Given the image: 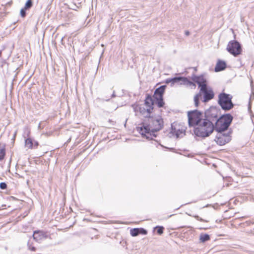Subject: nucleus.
I'll return each mask as SVG.
<instances>
[{"mask_svg":"<svg viewBox=\"0 0 254 254\" xmlns=\"http://www.w3.org/2000/svg\"><path fill=\"white\" fill-rule=\"evenodd\" d=\"M164 126L163 119L161 116H149L136 127L137 131L142 137L152 139L155 137L154 133L161 129Z\"/></svg>","mask_w":254,"mask_h":254,"instance_id":"1","label":"nucleus"},{"mask_svg":"<svg viewBox=\"0 0 254 254\" xmlns=\"http://www.w3.org/2000/svg\"><path fill=\"white\" fill-rule=\"evenodd\" d=\"M192 79L193 81L198 85L200 88L199 93L196 94L194 97V101L196 106H198L200 94L203 95V102H206L214 98L215 93L212 88L207 85V82L206 78L203 75L194 76Z\"/></svg>","mask_w":254,"mask_h":254,"instance_id":"2","label":"nucleus"},{"mask_svg":"<svg viewBox=\"0 0 254 254\" xmlns=\"http://www.w3.org/2000/svg\"><path fill=\"white\" fill-rule=\"evenodd\" d=\"M214 126L211 122L204 119L194 129V134L199 137L208 136L214 130Z\"/></svg>","mask_w":254,"mask_h":254,"instance_id":"3","label":"nucleus"},{"mask_svg":"<svg viewBox=\"0 0 254 254\" xmlns=\"http://www.w3.org/2000/svg\"><path fill=\"white\" fill-rule=\"evenodd\" d=\"M233 120L230 114H226L221 116L215 123V129L221 132L227 129Z\"/></svg>","mask_w":254,"mask_h":254,"instance_id":"4","label":"nucleus"},{"mask_svg":"<svg viewBox=\"0 0 254 254\" xmlns=\"http://www.w3.org/2000/svg\"><path fill=\"white\" fill-rule=\"evenodd\" d=\"M232 99V96L230 94L221 93L218 96V103L222 109L228 111L234 107Z\"/></svg>","mask_w":254,"mask_h":254,"instance_id":"5","label":"nucleus"},{"mask_svg":"<svg viewBox=\"0 0 254 254\" xmlns=\"http://www.w3.org/2000/svg\"><path fill=\"white\" fill-rule=\"evenodd\" d=\"M188 117L190 126L198 125L204 120L202 114L197 110L189 112Z\"/></svg>","mask_w":254,"mask_h":254,"instance_id":"6","label":"nucleus"},{"mask_svg":"<svg viewBox=\"0 0 254 254\" xmlns=\"http://www.w3.org/2000/svg\"><path fill=\"white\" fill-rule=\"evenodd\" d=\"M166 88V85H162L157 88L154 91L153 98L155 100V103L159 108L163 107L165 104L163 100V95Z\"/></svg>","mask_w":254,"mask_h":254,"instance_id":"7","label":"nucleus"},{"mask_svg":"<svg viewBox=\"0 0 254 254\" xmlns=\"http://www.w3.org/2000/svg\"><path fill=\"white\" fill-rule=\"evenodd\" d=\"M227 51L235 57L241 54L242 49L241 44L237 41H230L227 46Z\"/></svg>","mask_w":254,"mask_h":254,"instance_id":"8","label":"nucleus"},{"mask_svg":"<svg viewBox=\"0 0 254 254\" xmlns=\"http://www.w3.org/2000/svg\"><path fill=\"white\" fill-rule=\"evenodd\" d=\"M231 140V136L228 134L220 133L217 135L215 141L219 145H224Z\"/></svg>","mask_w":254,"mask_h":254,"instance_id":"9","label":"nucleus"},{"mask_svg":"<svg viewBox=\"0 0 254 254\" xmlns=\"http://www.w3.org/2000/svg\"><path fill=\"white\" fill-rule=\"evenodd\" d=\"M147 107L142 104L135 105L134 106V110L136 113L140 114L144 117L148 118L150 116L151 113L147 110Z\"/></svg>","mask_w":254,"mask_h":254,"instance_id":"10","label":"nucleus"},{"mask_svg":"<svg viewBox=\"0 0 254 254\" xmlns=\"http://www.w3.org/2000/svg\"><path fill=\"white\" fill-rule=\"evenodd\" d=\"M147 107L142 104L135 105L134 106V110L136 113L140 114L144 117L148 118L150 116L151 113L147 110Z\"/></svg>","mask_w":254,"mask_h":254,"instance_id":"11","label":"nucleus"},{"mask_svg":"<svg viewBox=\"0 0 254 254\" xmlns=\"http://www.w3.org/2000/svg\"><path fill=\"white\" fill-rule=\"evenodd\" d=\"M147 107L142 104L135 105L134 106V110L136 113L140 114L144 117L148 118L150 116L151 113L147 110Z\"/></svg>","mask_w":254,"mask_h":254,"instance_id":"12","label":"nucleus"},{"mask_svg":"<svg viewBox=\"0 0 254 254\" xmlns=\"http://www.w3.org/2000/svg\"><path fill=\"white\" fill-rule=\"evenodd\" d=\"M154 102L152 97L149 94L147 95L144 100V105L147 107V110L149 112H151V113L154 109Z\"/></svg>","mask_w":254,"mask_h":254,"instance_id":"13","label":"nucleus"},{"mask_svg":"<svg viewBox=\"0 0 254 254\" xmlns=\"http://www.w3.org/2000/svg\"><path fill=\"white\" fill-rule=\"evenodd\" d=\"M226 68V63L225 62L219 60L215 65V71L219 72L224 70Z\"/></svg>","mask_w":254,"mask_h":254,"instance_id":"14","label":"nucleus"},{"mask_svg":"<svg viewBox=\"0 0 254 254\" xmlns=\"http://www.w3.org/2000/svg\"><path fill=\"white\" fill-rule=\"evenodd\" d=\"M184 79L185 77H174L171 79H167L166 80V83H171L172 84H174L175 83H179L180 85H183Z\"/></svg>","mask_w":254,"mask_h":254,"instance_id":"15","label":"nucleus"},{"mask_svg":"<svg viewBox=\"0 0 254 254\" xmlns=\"http://www.w3.org/2000/svg\"><path fill=\"white\" fill-rule=\"evenodd\" d=\"M33 238L36 241H39L45 237V233L41 231H35L33 233Z\"/></svg>","mask_w":254,"mask_h":254,"instance_id":"16","label":"nucleus"},{"mask_svg":"<svg viewBox=\"0 0 254 254\" xmlns=\"http://www.w3.org/2000/svg\"><path fill=\"white\" fill-rule=\"evenodd\" d=\"M183 85L190 86L191 88H193V89H195V88H196L195 84L194 82H191V81L189 80L186 77H185V79H184V82H183Z\"/></svg>","mask_w":254,"mask_h":254,"instance_id":"17","label":"nucleus"},{"mask_svg":"<svg viewBox=\"0 0 254 254\" xmlns=\"http://www.w3.org/2000/svg\"><path fill=\"white\" fill-rule=\"evenodd\" d=\"M210 239V236L207 234H201L199 236V240L201 242L204 243Z\"/></svg>","mask_w":254,"mask_h":254,"instance_id":"18","label":"nucleus"},{"mask_svg":"<svg viewBox=\"0 0 254 254\" xmlns=\"http://www.w3.org/2000/svg\"><path fill=\"white\" fill-rule=\"evenodd\" d=\"M5 156V148L4 146H0V161L2 160Z\"/></svg>","mask_w":254,"mask_h":254,"instance_id":"19","label":"nucleus"},{"mask_svg":"<svg viewBox=\"0 0 254 254\" xmlns=\"http://www.w3.org/2000/svg\"><path fill=\"white\" fill-rule=\"evenodd\" d=\"M139 234V228H133L130 230V235L135 237L137 236Z\"/></svg>","mask_w":254,"mask_h":254,"instance_id":"20","label":"nucleus"},{"mask_svg":"<svg viewBox=\"0 0 254 254\" xmlns=\"http://www.w3.org/2000/svg\"><path fill=\"white\" fill-rule=\"evenodd\" d=\"M164 229V228L162 226H157L154 228V230L156 231L157 233L159 235L163 233Z\"/></svg>","mask_w":254,"mask_h":254,"instance_id":"21","label":"nucleus"},{"mask_svg":"<svg viewBox=\"0 0 254 254\" xmlns=\"http://www.w3.org/2000/svg\"><path fill=\"white\" fill-rule=\"evenodd\" d=\"M25 145L30 149L33 148V142L31 138H27L25 140Z\"/></svg>","mask_w":254,"mask_h":254,"instance_id":"22","label":"nucleus"},{"mask_svg":"<svg viewBox=\"0 0 254 254\" xmlns=\"http://www.w3.org/2000/svg\"><path fill=\"white\" fill-rule=\"evenodd\" d=\"M32 5H33L32 0H28L26 1L24 8H25V9H29L32 6Z\"/></svg>","mask_w":254,"mask_h":254,"instance_id":"23","label":"nucleus"},{"mask_svg":"<svg viewBox=\"0 0 254 254\" xmlns=\"http://www.w3.org/2000/svg\"><path fill=\"white\" fill-rule=\"evenodd\" d=\"M27 9H25V8H22L21 10H20V15L22 17H25V16H26V10Z\"/></svg>","mask_w":254,"mask_h":254,"instance_id":"24","label":"nucleus"},{"mask_svg":"<svg viewBox=\"0 0 254 254\" xmlns=\"http://www.w3.org/2000/svg\"><path fill=\"white\" fill-rule=\"evenodd\" d=\"M0 188L2 190L6 189L7 188V185L5 183H0Z\"/></svg>","mask_w":254,"mask_h":254,"instance_id":"25","label":"nucleus"},{"mask_svg":"<svg viewBox=\"0 0 254 254\" xmlns=\"http://www.w3.org/2000/svg\"><path fill=\"white\" fill-rule=\"evenodd\" d=\"M139 234H142L143 235H146L147 234V231L145 229L143 228L139 229Z\"/></svg>","mask_w":254,"mask_h":254,"instance_id":"26","label":"nucleus"},{"mask_svg":"<svg viewBox=\"0 0 254 254\" xmlns=\"http://www.w3.org/2000/svg\"><path fill=\"white\" fill-rule=\"evenodd\" d=\"M29 249L31 251H36V248L34 247H30Z\"/></svg>","mask_w":254,"mask_h":254,"instance_id":"27","label":"nucleus"},{"mask_svg":"<svg viewBox=\"0 0 254 254\" xmlns=\"http://www.w3.org/2000/svg\"><path fill=\"white\" fill-rule=\"evenodd\" d=\"M199 221H201V222H208L209 221L208 220H204L202 218H200V220Z\"/></svg>","mask_w":254,"mask_h":254,"instance_id":"28","label":"nucleus"},{"mask_svg":"<svg viewBox=\"0 0 254 254\" xmlns=\"http://www.w3.org/2000/svg\"><path fill=\"white\" fill-rule=\"evenodd\" d=\"M194 217L198 221H200L201 218L198 216H195Z\"/></svg>","mask_w":254,"mask_h":254,"instance_id":"29","label":"nucleus"},{"mask_svg":"<svg viewBox=\"0 0 254 254\" xmlns=\"http://www.w3.org/2000/svg\"><path fill=\"white\" fill-rule=\"evenodd\" d=\"M185 33H186V35L187 36L189 35L190 34V33L188 31H186Z\"/></svg>","mask_w":254,"mask_h":254,"instance_id":"30","label":"nucleus"},{"mask_svg":"<svg viewBox=\"0 0 254 254\" xmlns=\"http://www.w3.org/2000/svg\"><path fill=\"white\" fill-rule=\"evenodd\" d=\"M35 145H36L37 146L38 145V143H35Z\"/></svg>","mask_w":254,"mask_h":254,"instance_id":"31","label":"nucleus"},{"mask_svg":"<svg viewBox=\"0 0 254 254\" xmlns=\"http://www.w3.org/2000/svg\"><path fill=\"white\" fill-rule=\"evenodd\" d=\"M35 145H36L37 146L38 145V143H35Z\"/></svg>","mask_w":254,"mask_h":254,"instance_id":"32","label":"nucleus"}]
</instances>
